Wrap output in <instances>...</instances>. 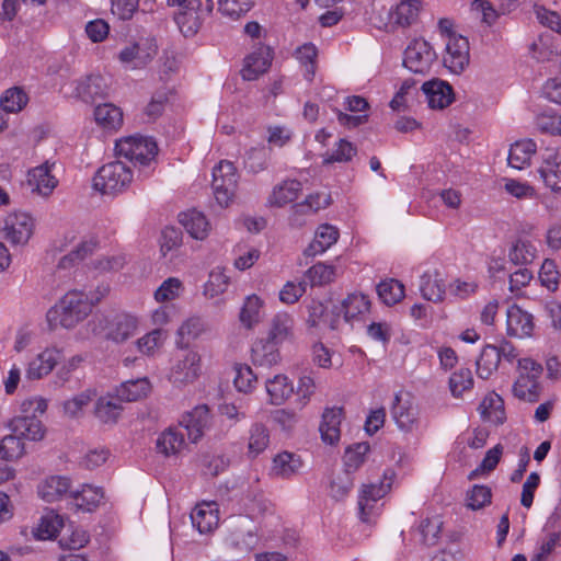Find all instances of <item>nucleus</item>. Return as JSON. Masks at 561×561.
Listing matches in <instances>:
<instances>
[{"instance_id": "nucleus-1", "label": "nucleus", "mask_w": 561, "mask_h": 561, "mask_svg": "<svg viewBox=\"0 0 561 561\" xmlns=\"http://www.w3.org/2000/svg\"><path fill=\"white\" fill-rule=\"evenodd\" d=\"M92 312L91 304L84 296V290L73 289L67 291L59 301L51 307L46 317L49 325H60L65 329H73Z\"/></svg>"}, {"instance_id": "nucleus-2", "label": "nucleus", "mask_w": 561, "mask_h": 561, "mask_svg": "<svg viewBox=\"0 0 561 561\" xmlns=\"http://www.w3.org/2000/svg\"><path fill=\"white\" fill-rule=\"evenodd\" d=\"M47 400L42 397H32L20 404V413L11 419L9 428L28 440H41L45 435V427L39 420L47 410Z\"/></svg>"}, {"instance_id": "nucleus-3", "label": "nucleus", "mask_w": 561, "mask_h": 561, "mask_svg": "<svg viewBox=\"0 0 561 561\" xmlns=\"http://www.w3.org/2000/svg\"><path fill=\"white\" fill-rule=\"evenodd\" d=\"M542 366L530 357L518 359L517 377L513 383L512 392L515 398L526 402H537L542 390Z\"/></svg>"}, {"instance_id": "nucleus-4", "label": "nucleus", "mask_w": 561, "mask_h": 561, "mask_svg": "<svg viewBox=\"0 0 561 561\" xmlns=\"http://www.w3.org/2000/svg\"><path fill=\"white\" fill-rule=\"evenodd\" d=\"M134 180L133 170L121 161L102 165L93 178V187L103 195H118L128 190Z\"/></svg>"}, {"instance_id": "nucleus-5", "label": "nucleus", "mask_w": 561, "mask_h": 561, "mask_svg": "<svg viewBox=\"0 0 561 561\" xmlns=\"http://www.w3.org/2000/svg\"><path fill=\"white\" fill-rule=\"evenodd\" d=\"M158 54L156 37L141 34L127 42L117 55L118 61L124 68L136 70L149 65Z\"/></svg>"}, {"instance_id": "nucleus-6", "label": "nucleus", "mask_w": 561, "mask_h": 561, "mask_svg": "<svg viewBox=\"0 0 561 561\" xmlns=\"http://www.w3.org/2000/svg\"><path fill=\"white\" fill-rule=\"evenodd\" d=\"M115 150L118 157H123L135 165H150L158 154L157 142L142 135L123 137L116 141Z\"/></svg>"}, {"instance_id": "nucleus-7", "label": "nucleus", "mask_w": 561, "mask_h": 561, "mask_svg": "<svg viewBox=\"0 0 561 561\" xmlns=\"http://www.w3.org/2000/svg\"><path fill=\"white\" fill-rule=\"evenodd\" d=\"M202 374V357L194 350H185L172 362L168 380L175 388H184L194 383Z\"/></svg>"}, {"instance_id": "nucleus-8", "label": "nucleus", "mask_w": 561, "mask_h": 561, "mask_svg": "<svg viewBox=\"0 0 561 561\" xmlns=\"http://www.w3.org/2000/svg\"><path fill=\"white\" fill-rule=\"evenodd\" d=\"M390 415L401 432L412 433L420 426V408L410 392L399 391L394 394Z\"/></svg>"}, {"instance_id": "nucleus-9", "label": "nucleus", "mask_w": 561, "mask_h": 561, "mask_svg": "<svg viewBox=\"0 0 561 561\" xmlns=\"http://www.w3.org/2000/svg\"><path fill=\"white\" fill-rule=\"evenodd\" d=\"M238 174L229 161H220L213 169V194L220 207H229L236 195Z\"/></svg>"}, {"instance_id": "nucleus-10", "label": "nucleus", "mask_w": 561, "mask_h": 561, "mask_svg": "<svg viewBox=\"0 0 561 561\" xmlns=\"http://www.w3.org/2000/svg\"><path fill=\"white\" fill-rule=\"evenodd\" d=\"M139 319L130 313L121 312L98 319L96 333H103L107 340L123 343L135 335L139 329Z\"/></svg>"}, {"instance_id": "nucleus-11", "label": "nucleus", "mask_w": 561, "mask_h": 561, "mask_svg": "<svg viewBox=\"0 0 561 561\" xmlns=\"http://www.w3.org/2000/svg\"><path fill=\"white\" fill-rule=\"evenodd\" d=\"M172 7H179L175 23L185 37L195 36L202 27L205 15V3L202 0H168Z\"/></svg>"}, {"instance_id": "nucleus-12", "label": "nucleus", "mask_w": 561, "mask_h": 561, "mask_svg": "<svg viewBox=\"0 0 561 561\" xmlns=\"http://www.w3.org/2000/svg\"><path fill=\"white\" fill-rule=\"evenodd\" d=\"M225 541L231 549L250 553L257 547L260 541L257 528L251 518L247 516L238 517L231 522Z\"/></svg>"}, {"instance_id": "nucleus-13", "label": "nucleus", "mask_w": 561, "mask_h": 561, "mask_svg": "<svg viewBox=\"0 0 561 561\" xmlns=\"http://www.w3.org/2000/svg\"><path fill=\"white\" fill-rule=\"evenodd\" d=\"M437 59L432 45L422 38L410 42L404 50L403 65L411 72L426 75Z\"/></svg>"}, {"instance_id": "nucleus-14", "label": "nucleus", "mask_w": 561, "mask_h": 561, "mask_svg": "<svg viewBox=\"0 0 561 561\" xmlns=\"http://www.w3.org/2000/svg\"><path fill=\"white\" fill-rule=\"evenodd\" d=\"M470 47L466 37L459 34H448L443 54L444 67L454 75H460L469 66Z\"/></svg>"}, {"instance_id": "nucleus-15", "label": "nucleus", "mask_w": 561, "mask_h": 561, "mask_svg": "<svg viewBox=\"0 0 561 561\" xmlns=\"http://www.w3.org/2000/svg\"><path fill=\"white\" fill-rule=\"evenodd\" d=\"M35 229L34 218L23 211L9 214L3 221V238L12 245H25L32 238Z\"/></svg>"}, {"instance_id": "nucleus-16", "label": "nucleus", "mask_w": 561, "mask_h": 561, "mask_svg": "<svg viewBox=\"0 0 561 561\" xmlns=\"http://www.w3.org/2000/svg\"><path fill=\"white\" fill-rule=\"evenodd\" d=\"M371 302L367 295L354 291L348 294L339 306L334 307L337 313H342L345 322L360 321L370 310Z\"/></svg>"}, {"instance_id": "nucleus-17", "label": "nucleus", "mask_w": 561, "mask_h": 561, "mask_svg": "<svg viewBox=\"0 0 561 561\" xmlns=\"http://www.w3.org/2000/svg\"><path fill=\"white\" fill-rule=\"evenodd\" d=\"M535 329L534 317L517 305H512L506 311V332L517 339L529 337Z\"/></svg>"}, {"instance_id": "nucleus-18", "label": "nucleus", "mask_w": 561, "mask_h": 561, "mask_svg": "<svg viewBox=\"0 0 561 561\" xmlns=\"http://www.w3.org/2000/svg\"><path fill=\"white\" fill-rule=\"evenodd\" d=\"M421 89L431 108L443 110L455 101L453 87L442 79L428 80Z\"/></svg>"}, {"instance_id": "nucleus-19", "label": "nucleus", "mask_w": 561, "mask_h": 561, "mask_svg": "<svg viewBox=\"0 0 561 561\" xmlns=\"http://www.w3.org/2000/svg\"><path fill=\"white\" fill-rule=\"evenodd\" d=\"M61 359V352L56 347H46L27 364L26 378L39 380L48 376Z\"/></svg>"}, {"instance_id": "nucleus-20", "label": "nucleus", "mask_w": 561, "mask_h": 561, "mask_svg": "<svg viewBox=\"0 0 561 561\" xmlns=\"http://www.w3.org/2000/svg\"><path fill=\"white\" fill-rule=\"evenodd\" d=\"M55 163L46 161L28 171L27 182L32 192L47 197L58 186V180L53 174Z\"/></svg>"}, {"instance_id": "nucleus-21", "label": "nucleus", "mask_w": 561, "mask_h": 561, "mask_svg": "<svg viewBox=\"0 0 561 561\" xmlns=\"http://www.w3.org/2000/svg\"><path fill=\"white\" fill-rule=\"evenodd\" d=\"M279 346V344L267 337L256 340L251 348V360L253 365L271 368L279 364L282 360Z\"/></svg>"}, {"instance_id": "nucleus-22", "label": "nucleus", "mask_w": 561, "mask_h": 561, "mask_svg": "<svg viewBox=\"0 0 561 561\" xmlns=\"http://www.w3.org/2000/svg\"><path fill=\"white\" fill-rule=\"evenodd\" d=\"M191 520L201 534L215 530L219 524V508L216 502L198 503L191 513Z\"/></svg>"}, {"instance_id": "nucleus-23", "label": "nucleus", "mask_w": 561, "mask_h": 561, "mask_svg": "<svg viewBox=\"0 0 561 561\" xmlns=\"http://www.w3.org/2000/svg\"><path fill=\"white\" fill-rule=\"evenodd\" d=\"M424 9L422 0H401L389 12L390 22L400 27H409L417 23Z\"/></svg>"}, {"instance_id": "nucleus-24", "label": "nucleus", "mask_w": 561, "mask_h": 561, "mask_svg": "<svg viewBox=\"0 0 561 561\" xmlns=\"http://www.w3.org/2000/svg\"><path fill=\"white\" fill-rule=\"evenodd\" d=\"M272 54L266 46H260L244 59L241 76L244 80H256L261 75L267 71L271 66Z\"/></svg>"}, {"instance_id": "nucleus-25", "label": "nucleus", "mask_w": 561, "mask_h": 561, "mask_svg": "<svg viewBox=\"0 0 561 561\" xmlns=\"http://www.w3.org/2000/svg\"><path fill=\"white\" fill-rule=\"evenodd\" d=\"M539 173L547 187L561 192V153L557 150H546Z\"/></svg>"}, {"instance_id": "nucleus-26", "label": "nucleus", "mask_w": 561, "mask_h": 561, "mask_svg": "<svg viewBox=\"0 0 561 561\" xmlns=\"http://www.w3.org/2000/svg\"><path fill=\"white\" fill-rule=\"evenodd\" d=\"M343 410L341 408H327L322 414L319 426L321 439L324 444L336 445L341 438V423Z\"/></svg>"}, {"instance_id": "nucleus-27", "label": "nucleus", "mask_w": 561, "mask_h": 561, "mask_svg": "<svg viewBox=\"0 0 561 561\" xmlns=\"http://www.w3.org/2000/svg\"><path fill=\"white\" fill-rule=\"evenodd\" d=\"M209 421V409L202 404L187 412L182 419V424L187 431L188 438L196 443L204 435L205 430L208 428Z\"/></svg>"}, {"instance_id": "nucleus-28", "label": "nucleus", "mask_w": 561, "mask_h": 561, "mask_svg": "<svg viewBox=\"0 0 561 561\" xmlns=\"http://www.w3.org/2000/svg\"><path fill=\"white\" fill-rule=\"evenodd\" d=\"M340 237L339 229L330 224L320 225L316 232L313 240L305 250L307 256H317L323 254L328 249L334 245Z\"/></svg>"}, {"instance_id": "nucleus-29", "label": "nucleus", "mask_w": 561, "mask_h": 561, "mask_svg": "<svg viewBox=\"0 0 561 561\" xmlns=\"http://www.w3.org/2000/svg\"><path fill=\"white\" fill-rule=\"evenodd\" d=\"M265 390L272 405H282L291 397L294 385L286 375L277 374L266 379Z\"/></svg>"}, {"instance_id": "nucleus-30", "label": "nucleus", "mask_w": 561, "mask_h": 561, "mask_svg": "<svg viewBox=\"0 0 561 561\" xmlns=\"http://www.w3.org/2000/svg\"><path fill=\"white\" fill-rule=\"evenodd\" d=\"M420 290L426 300L433 302L442 301L446 293L443 274L437 270L426 271L421 277Z\"/></svg>"}, {"instance_id": "nucleus-31", "label": "nucleus", "mask_w": 561, "mask_h": 561, "mask_svg": "<svg viewBox=\"0 0 561 561\" xmlns=\"http://www.w3.org/2000/svg\"><path fill=\"white\" fill-rule=\"evenodd\" d=\"M302 192V184L297 180H285L273 187L268 196V204L284 207L295 202Z\"/></svg>"}, {"instance_id": "nucleus-32", "label": "nucleus", "mask_w": 561, "mask_h": 561, "mask_svg": "<svg viewBox=\"0 0 561 561\" xmlns=\"http://www.w3.org/2000/svg\"><path fill=\"white\" fill-rule=\"evenodd\" d=\"M294 318L287 312H278L271 320L266 337L280 345L294 339Z\"/></svg>"}, {"instance_id": "nucleus-33", "label": "nucleus", "mask_w": 561, "mask_h": 561, "mask_svg": "<svg viewBox=\"0 0 561 561\" xmlns=\"http://www.w3.org/2000/svg\"><path fill=\"white\" fill-rule=\"evenodd\" d=\"M180 224L190 236L197 240H204L210 230V225L205 215L196 209H191L179 215Z\"/></svg>"}, {"instance_id": "nucleus-34", "label": "nucleus", "mask_w": 561, "mask_h": 561, "mask_svg": "<svg viewBox=\"0 0 561 561\" xmlns=\"http://www.w3.org/2000/svg\"><path fill=\"white\" fill-rule=\"evenodd\" d=\"M185 446L184 434L178 428H168L157 438V451L165 457L179 455Z\"/></svg>"}, {"instance_id": "nucleus-35", "label": "nucleus", "mask_w": 561, "mask_h": 561, "mask_svg": "<svg viewBox=\"0 0 561 561\" xmlns=\"http://www.w3.org/2000/svg\"><path fill=\"white\" fill-rule=\"evenodd\" d=\"M479 411L481 417L492 424H503L506 420L504 400L495 392H490L482 400Z\"/></svg>"}, {"instance_id": "nucleus-36", "label": "nucleus", "mask_w": 561, "mask_h": 561, "mask_svg": "<svg viewBox=\"0 0 561 561\" xmlns=\"http://www.w3.org/2000/svg\"><path fill=\"white\" fill-rule=\"evenodd\" d=\"M536 150L537 146L531 139L516 141L511 146L507 158L508 164L517 170L525 169L530 164Z\"/></svg>"}, {"instance_id": "nucleus-37", "label": "nucleus", "mask_w": 561, "mask_h": 561, "mask_svg": "<svg viewBox=\"0 0 561 561\" xmlns=\"http://www.w3.org/2000/svg\"><path fill=\"white\" fill-rule=\"evenodd\" d=\"M122 400L118 396H103L96 400L94 414L95 417L104 424H114L117 422L122 412Z\"/></svg>"}, {"instance_id": "nucleus-38", "label": "nucleus", "mask_w": 561, "mask_h": 561, "mask_svg": "<svg viewBox=\"0 0 561 561\" xmlns=\"http://www.w3.org/2000/svg\"><path fill=\"white\" fill-rule=\"evenodd\" d=\"M94 119L105 130H117L123 125V112L114 104H100L94 108Z\"/></svg>"}, {"instance_id": "nucleus-39", "label": "nucleus", "mask_w": 561, "mask_h": 561, "mask_svg": "<svg viewBox=\"0 0 561 561\" xmlns=\"http://www.w3.org/2000/svg\"><path fill=\"white\" fill-rule=\"evenodd\" d=\"M71 496L75 505L84 512L94 511L104 500V491L102 488L92 484H84L82 488L73 493Z\"/></svg>"}, {"instance_id": "nucleus-40", "label": "nucleus", "mask_w": 561, "mask_h": 561, "mask_svg": "<svg viewBox=\"0 0 561 561\" xmlns=\"http://www.w3.org/2000/svg\"><path fill=\"white\" fill-rule=\"evenodd\" d=\"M302 467V461L299 456L283 451L273 458L272 473L279 478H290L298 473Z\"/></svg>"}, {"instance_id": "nucleus-41", "label": "nucleus", "mask_w": 561, "mask_h": 561, "mask_svg": "<svg viewBox=\"0 0 561 561\" xmlns=\"http://www.w3.org/2000/svg\"><path fill=\"white\" fill-rule=\"evenodd\" d=\"M70 490V481L66 477L53 476L38 486L39 496L46 502L60 500Z\"/></svg>"}, {"instance_id": "nucleus-42", "label": "nucleus", "mask_w": 561, "mask_h": 561, "mask_svg": "<svg viewBox=\"0 0 561 561\" xmlns=\"http://www.w3.org/2000/svg\"><path fill=\"white\" fill-rule=\"evenodd\" d=\"M151 391V383L148 378L127 380L117 388V396L122 401H138L146 398Z\"/></svg>"}, {"instance_id": "nucleus-43", "label": "nucleus", "mask_w": 561, "mask_h": 561, "mask_svg": "<svg viewBox=\"0 0 561 561\" xmlns=\"http://www.w3.org/2000/svg\"><path fill=\"white\" fill-rule=\"evenodd\" d=\"M263 306L264 301L256 295L245 298L239 314V320L244 328L251 330L261 322Z\"/></svg>"}, {"instance_id": "nucleus-44", "label": "nucleus", "mask_w": 561, "mask_h": 561, "mask_svg": "<svg viewBox=\"0 0 561 561\" xmlns=\"http://www.w3.org/2000/svg\"><path fill=\"white\" fill-rule=\"evenodd\" d=\"M28 94L21 87H12L7 89L1 99V110L5 114L20 113L28 103Z\"/></svg>"}, {"instance_id": "nucleus-45", "label": "nucleus", "mask_w": 561, "mask_h": 561, "mask_svg": "<svg viewBox=\"0 0 561 561\" xmlns=\"http://www.w3.org/2000/svg\"><path fill=\"white\" fill-rule=\"evenodd\" d=\"M167 339L165 329H152L136 341V347L142 355L153 356L160 351Z\"/></svg>"}, {"instance_id": "nucleus-46", "label": "nucleus", "mask_w": 561, "mask_h": 561, "mask_svg": "<svg viewBox=\"0 0 561 561\" xmlns=\"http://www.w3.org/2000/svg\"><path fill=\"white\" fill-rule=\"evenodd\" d=\"M270 445V431L261 424L254 423L249 430L248 456L255 458L261 455Z\"/></svg>"}, {"instance_id": "nucleus-47", "label": "nucleus", "mask_w": 561, "mask_h": 561, "mask_svg": "<svg viewBox=\"0 0 561 561\" xmlns=\"http://www.w3.org/2000/svg\"><path fill=\"white\" fill-rule=\"evenodd\" d=\"M76 93L85 102L103 96L106 93L105 80L101 76H89L77 83Z\"/></svg>"}, {"instance_id": "nucleus-48", "label": "nucleus", "mask_w": 561, "mask_h": 561, "mask_svg": "<svg viewBox=\"0 0 561 561\" xmlns=\"http://www.w3.org/2000/svg\"><path fill=\"white\" fill-rule=\"evenodd\" d=\"M394 477V471L386 470L378 483L363 484L358 496H365L367 500L379 502L391 490Z\"/></svg>"}, {"instance_id": "nucleus-49", "label": "nucleus", "mask_w": 561, "mask_h": 561, "mask_svg": "<svg viewBox=\"0 0 561 561\" xmlns=\"http://www.w3.org/2000/svg\"><path fill=\"white\" fill-rule=\"evenodd\" d=\"M61 527L62 518L54 513H48L41 517L32 533L37 540H48L55 538Z\"/></svg>"}, {"instance_id": "nucleus-50", "label": "nucleus", "mask_w": 561, "mask_h": 561, "mask_svg": "<svg viewBox=\"0 0 561 561\" xmlns=\"http://www.w3.org/2000/svg\"><path fill=\"white\" fill-rule=\"evenodd\" d=\"M499 364V353L495 345H486L477 359V375L482 379H489L497 370Z\"/></svg>"}, {"instance_id": "nucleus-51", "label": "nucleus", "mask_w": 561, "mask_h": 561, "mask_svg": "<svg viewBox=\"0 0 561 561\" xmlns=\"http://www.w3.org/2000/svg\"><path fill=\"white\" fill-rule=\"evenodd\" d=\"M296 59L305 68V78L312 81L317 70L318 49L312 43H305L297 47Z\"/></svg>"}, {"instance_id": "nucleus-52", "label": "nucleus", "mask_w": 561, "mask_h": 561, "mask_svg": "<svg viewBox=\"0 0 561 561\" xmlns=\"http://www.w3.org/2000/svg\"><path fill=\"white\" fill-rule=\"evenodd\" d=\"M537 256L536 245L529 241L519 239L508 252L510 261L516 265H527L534 262Z\"/></svg>"}, {"instance_id": "nucleus-53", "label": "nucleus", "mask_w": 561, "mask_h": 561, "mask_svg": "<svg viewBox=\"0 0 561 561\" xmlns=\"http://www.w3.org/2000/svg\"><path fill=\"white\" fill-rule=\"evenodd\" d=\"M330 204L331 196L324 192H321L308 195L301 203H296L291 209L294 215H308L327 208Z\"/></svg>"}, {"instance_id": "nucleus-54", "label": "nucleus", "mask_w": 561, "mask_h": 561, "mask_svg": "<svg viewBox=\"0 0 561 561\" xmlns=\"http://www.w3.org/2000/svg\"><path fill=\"white\" fill-rule=\"evenodd\" d=\"M230 284V276L227 274L226 268L215 267L209 273L208 279L204 286V294L210 298L224 294Z\"/></svg>"}, {"instance_id": "nucleus-55", "label": "nucleus", "mask_w": 561, "mask_h": 561, "mask_svg": "<svg viewBox=\"0 0 561 561\" xmlns=\"http://www.w3.org/2000/svg\"><path fill=\"white\" fill-rule=\"evenodd\" d=\"M96 397V392L93 389H87L72 398L66 400L62 404L64 412L68 417L77 419L83 413V410L92 402Z\"/></svg>"}, {"instance_id": "nucleus-56", "label": "nucleus", "mask_w": 561, "mask_h": 561, "mask_svg": "<svg viewBox=\"0 0 561 561\" xmlns=\"http://www.w3.org/2000/svg\"><path fill=\"white\" fill-rule=\"evenodd\" d=\"M370 450L368 443H357L348 446L344 453L343 462L346 472H355L365 462Z\"/></svg>"}, {"instance_id": "nucleus-57", "label": "nucleus", "mask_w": 561, "mask_h": 561, "mask_svg": "<svg viewBox=\"0 0 561 561\" xmlns=\"http://www.w3.org/2000/svg\"><path fill=\"white\" fill-rule=\"evenodd\" d=\"M336 277V270L333 265L319 262L306 272V278L311 286H324L332 283Z\"/></svg>"}, {"instance_id": "nucleus-58", "label": "nucleus", "mask_w": 561, "mask_h": 561, "mask_svg": "<svg viewBox=\"0 0 561 561\" xmlns=\"http://www.w3.org/2000/svg\"><path fill=\"white\" fill-rule=\"evenodd\" d=\"M24 438L12 432L0 440V457L7 461H13L21 458L24 454Z\"/></svg>"}, {"instance_id": "nucleus-59", "label": "nucleus", "mask_w": 561, "mask_h": 561, "mask_svg": "<svg viewBox=\"0 0 561 561\" xmlns=\"http://www.w3.org/2000/svg\"><path fill=\"white\" fill-rule=\"evenodd\" d=\"M206 331L205 322L198 317H191L178 329L179 344L187 345Z\"/></svg>"}, {"instance_id": "nucleus-60", "label": "nucleus", "mask_w": 561, "mask_h": 561, "mask_svg": "<svg viewBox=\"0 0 561 561\" xmlns=\"http://www.w3.org/2000/svg\"><path fill=\"white\" fill-rule=\"evenodd\" d=\"M377 294L383 304L392 306L404 297V286L397 279L383 280L378 284Z\"/></svg>"}, {"instance_id": "nucleus-61", "label": "nucleus", "mask_w": 561, "mask_h": 561, "mask_svg": "<svg viewBox=\"0 0 561 561\" xmlns=\"http://www.w3.org/2000/svg\"><path fill=\"white\" fill-rule=\"evenodd\" d=\"M183 283L178 277H169L156 289L153 297L157 302L164 304L178 299L183 291Z\"/></svg>"}, {"instance_id": "nucleus-62", "label": "nucleus", "mask_w": 561, "mask_h": 561, "mask_svg": "<svg viewBox=\"0 0 561 561\" xmlns=\"http://www.w3.org/2000/svg\"><path fill=\"white\" fill-rule=\"evenodd\" d=\"M233 385L234 388L242 393H251L257 383V377L252 368L248 365H236Z\"/></svg>"}, {"instance_id": "nucleus-63", "label": "nucleus", "mask_w": 561, "mask_h": 561, "mask_svg": "<svg viewBox=\"0 0 561 561\" xmlns=\"http://www.w3.org/2000/svg\"><path fill=\"white\" fill-rule=\"evenodd\" d=\"M492 491L489 486L474 484L466 495V505L472 511H478L491 503Z\"/></svg>"}, {"instance_id": "nucleus-64", "label": "nucleus", "mask_w": 561, "mask_h": 561, "mask_svg": "<svg viewBox=\"0 0 561 561\" xmlns=\"http://www.w3.org/2000/svg\"><path fill=\"white\" fill-rule=\"evenodd\" d=\"M358 518L362 523L374 526L381 515L382 505L378 502L367 500L365 496H358Z\"/></svg>"}]
</instances>
